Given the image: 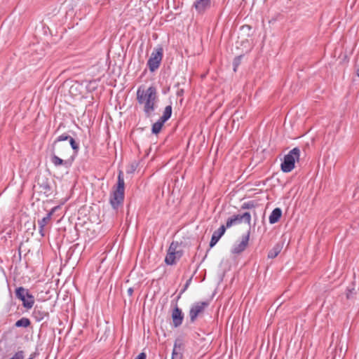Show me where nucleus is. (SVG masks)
<instances>
[{
    "label": "nucleus",
    "instance_id": "4468645a",
    "mask_svg": "<svg viewBox=\"0 0 359 359\" xmlns=\"http://www.w3.org/2000/svg\"><path fill=\"white\" fill-rule=\"evenodd\" d=\"M182 358V343L181 340L177 339L175 341L171 359Z\"/></svg>",
    "mask_w": 359,
    "mask_h": 359
},
{
    "label": "nucleus",
    "instance_id": "aec40b11",
    "mask_svg": "<svg viewBox=\"0 0 359 359\" xmlns=\"http://www.w3.org/2000/svg\"><path fill=\"white\" fill-rule=\"evenodd\" d=\"M164 123L165 122H163L161 119H159L158 121L154 123L152 126V129H151L152 133L154 134H158L161 131Z\"/></svg>",
    "mask_w": 359,
    "mask_h": 359
},
{
    "label": "nucleus",
    "instance_id": "c756f323",
    "mask_svg": "<svg viewBox=\"0 0 359 359\" xmlns=\"http://www.w3.org/2000/svg\"><path fill=\"white\" fill-rule=\"evenodd\" d=\"M356 74H357L358 76L359 77V68L357 69Z\"/></svg>",
    "mask_w": 359,
    "mask_h": 359
},
{
    "label": "nucleus",
    "instance_id": "dca6fc26",
    "mask_svg": "<svg viewBox=\"0 0 359 359\" xmlns=\"http://www.w3.org/2000/svg\"><path fill=\"white\" fill-rule=\"evenodd\" d=\"M283 246L280 243L276 244L273 248L269 252L268 258L273 259L276 257L278 254L281 252Z\"/></svg>",
    "mask_w": 359,
    "mask_h": 359
},
{
    "label": "nucleus",
    "instance_id": "4be33fe9",
    "mask_svg": "<svg viewBox=\"0 0 359 359\" xmlns=\"http://www.w3.org/2000/svg\"><path fill=\"white\" fill-rule=\"evenodd\" d=\"M69 142L70 146L72 148V149H74V151H77L79 150V144L74 140V138H72L71 137L69 140Z\"/></svg>",
    "mask_w": 359,
    "mask_h": 359
},
{
    "label": "nucleus",
    "instance_id": "0eeeda50",
    "mask_svg": "<svg viewBox=\"0 0 359 359\" xmlns=\"http://www.w3.org/2000/svg\"><path fill=\"white\" fill-rule=\"evenodd\" d=\"M15 296L22 302L23 306L27 309H30L34 304V296L22 287H19L16 289Z\"/></svg>",
    "mask_w": 359,
    "mask_h": 359
},
{
    "label": "nucleus",
    "instance_id": "9d476101",
    "mask_svg": "<svg viewBox=\"0 0 359 359\" xmlns=\"http://www.w3.org/2000/svg\"><path fill=\"white\" fill-rule=\"evenodd\" d=\"M250 231H248L245 235L242 236V240L233 245L231 252L233 254H240L247 248L250 239Z\"/></svg>",
    "mask_w": 359,
    "mask_h": 359
},
{
    "label": "nucleus",
    "instance_id": "9b49d317",
    "mask_svg": "<svg viewBox=\"0 0 359 359\" xmlns=\"http://www.w3.org/2000/svg\"><path fill=\"white\" fill-rule=\"evenodd\" d=\"M172 325L174 327H178L182 323L184 319V313L182 310L176 306L172 312Z\"/></svg>",
    "mask_w": 359,
    "mask_h": 359
},
{
    "label": "nucleus",
    "instance_id": "6ab92c4d",
    "mask_svg": "<svg viewBox=\"0 0 359 359\" xmlns=\"http://www.w3.org/2000/svg\"><path fill=\"white\" fill-rule=\"evenodd\" d=\"M30 325V320L27 318H22L17 320L15 325L17 327H27Z\"/></svg>",
    "mask_w": 359,
    "mask_h": 359
},
{
    "label": "nucleus",
    "instance_id": "423d86ee",
    "mask_svg": "<svg viewBox=\"0 0 359 359\" xmlns=\"http://www.w3.org/2000/svg\"><path fill=\"white\" fill-rule=\"evenodd\" d=\"M179 248L177 242H172L168 250L165 262L168 265H173L182 256V252Z\"/></svg>",
    "mask_w": 359,
    "mask_h": 359
},
{
    "label": "nucleus",
    "instance_id": "f8f14e48",
    "mask_svg": "<svg viewBox=\"0 0 359 359\" xmlns=\"http://www.w3.org/2000/svg\"><path fill=\"white\" fill-rule=\"evenodd\" d=\"M210 7V0H195L193 4L196 12L199 14L203 13Z\"/></svg>",
    "mask_w": 359,
    "mask_h": 359
},
{
    "label": "nucleus",
    "instance_id": "6e6552de",
    "mask_svg": "<svg viewBox=\"0 0 359 359\" xmlns=\"http://www.w3.org/2000/svg\"><path fill=\"white\" fill-rule=\"evenodd\" d=\"M209 305V302H198L194 304L189 311V317L191 323H194L196 318L201 316Z\"/></svg>",
    "mask_w": 359,
    "mask_h": 359
},
{
    "label": "nucleus",
    "instance_id": "1a4fd4ad",
    "mask_svg": "<svg viewBox=\"0 0 359 359\" xmlns=\"http://www.w3.org/2000/svg\"><path fill=\"white\" fill-rule=\"evenodd\" d=\"M243 221H244L248 224L250 225L251 224V215L250 212H245L243 215H234L231 217L229 218L226 223V229L230 228L233 225H236L241 224Z\"/></svg>",
    "mask_w": 359,
    "mask_h": 359
},
{
    "label": "nucleus",
    "instance_id": "39448f33",
    "mask_svg": "<svg viewBox=\"0 0 359 359\" xmlns=\"http://www.w3.org/2000/svg\"><path fill=\"white\" fill-rule=\"evenodd\" d=\"M163 56V49L162 47L154 48L147 62V66L150 72H155L160 66Z\"/></svg>",
    "mask_w": 359,
    "mask_h": 359
},
{
    "label": "nucleus",
    "instance_id": "7ed1b4c3",
    "mask_svg": "<svg viewBox=\"0 0 359 359\" xmlns=\"http://www.w3.org/2000/svg\"><path fill=\"white\" fill-rule=\"evenodd\" d=\"M124 179L123 172H120L118 175L117 186L110 196L109 202L114 210H117L120 205H122L124 199Z\"/></svg>",
    "mask_w": 359,
    "mask_h": 359
},
{
    "label": "nucleus",
    "instance_id": "5701e85b",
    "mask_svg": "<svg viewBox=\"0 0 359 359\" xmlns=\"http://www.w3.org/2000/svg\"><path fill=\"white\" fill-rule=\"evenodd\" d=\"M241 58H242V55H240V56H238L236 57L234 60H233V70L234 72L236 71V68L238 67V65H240L241 63Z\"/></svg>",
    "mask_w": 359,
    "mask_h": 359
},
{
    "label": "nucleus",
    "instance_id": "b1692460",
    "mask_svg": "<svg viewBox=\"0 0 359 359\" xmlns=\"http://www.w3.org/2000/svg\"><path fill=\"white\" fill-rule=\"evenodd\" d=\"M70 137H71L67 134H62L57 137L55 141L62 142L63 141L69 140Z\"/></svg>",
    "mask_w": 359,
    "mask_h": 359
},
{
    "label": "nucleus",
    "instance_id": "c85d7f7f",
    "mask_svg": "<svg viewBox=\"0 0 359 359\" xmlns=\"http://www.w3.org/2000/svg\"><path fill=\"white\" fill-rule=\"evenodd\" d=\"M133 289H132V288H129V289H128V293H129V294H130V295L133 294Z\"/></svg>",
    "mask_w": 359,
    "mask_h": 359
},
{
    "label": "nucleus",
    "instance_id": "2eb2a0df",
    "mask_svg": "<svg viewBox=\"0 0 359 359\" xmlns=\"http://www.w3.org/2000/svg\"><path fill=\"white\" fill-rule=\"evenodd\" d=\"M282 215V210L279 208H275L269 216V222L273 224L276 223Z\"/></svg>",
    "mask_w": 359,
    "mask_h": 359
},
{
    "label": "nucleus",
    "instance_id": "ddd939ff",
    "mask_svg": "<svg viewBox=\"0 0 359 359\" xmlns=\"http://www.w3.org/2000/svg\"><path fill=\"white\" fill-rule=\"evenodd\" d=\"M225 231L226 227L224 225H222L217 231H214L210 242V248L214 247L217 244L221 237L224 234Z\"/></svg>",
    "mask_w": 359,
    "mask_h": 359
},
{
    "label": "nucleus",
    "instance_id": "a878e982",
    "mask_svg": "<svg viewBox=\"0 0 359 359\" xmlns=\"http://www.w3.org/2000/svg\"><path fill=\"white\" fill-rule=\"evenodd\" d=\"M354 291H355V289H354L353 287V288H351V289L348 288V290H347V292H346V297H347V299H350V298H351V297H352V294H353V293H355V292H354Z\"/></svg>",
    "mask_w": 359,
    "mask_h": 359
},
{
    "label": "nucleus",
    "instance_id": "f257e3e1",
    "mask_svg": "<svg viewBox=\"0 0 359 359\" xmlns=\"http://www.w3.org/2000/svg\"><path fill=\"white\" fill-rule=\"evenodd\" d=\"M156 88L150 86L147 88L140 86L137 90V100L143 105L144 111L147 117H150L156 108L158 102Z\"/></svg>",
    "mask_w": 359,
    "mask_h": 359
},
{
    "label": "nucleus",
    "instance_id": "bb28decb",
    "mask_svg": "<svg viewBox=\"0 0 359 359\" xmlns=\"http://www.w3.org/2000/svg\"><path fill=\"white\" fill-rule=\"evenodd\" d=\"M147 355L145 353H140L135 359H146Z\"/></svg>",
    "mask_w": 359,
    "mask_h": 359
},
{
    "label": "nucleus",
    "instance_id": "a211bd4d",
    "mask_svg": "<svg viewBox=\"0 0 359 359\" xmlns=\"http://www.w3.org/2000/svg\"><path fill=\"white\" fill-rule=\"evenodd\" d=\"M171 114H172V106L168 105V106L165 107V108L163 111V114L162 116L160 118V119L161 121H163V122H165L170 118Z\"/></svg>",
    "mask_w": 359,
    "mask_h": 359
},
{
    "label": "nucleus",
    "instance_id": "f3484780",
    "mask_svg": "<svg viewBox=\"0 0 359 359\" xmlns=\"http://www.w3.org/2000/svg\"><path fill=\"white\" fill-rule=\"evenodd\" d=\"M56 210V208H53L50 212H49L46 217L42 218L41 219L38 221V224L39 227H44L51 219V217Z\"/></svg>",
    "mask_w": 359,
    "mask_h": 359
},
{
    "label": "nucleus",
    "instance_id": "cd10ccee",
    "mask_svg": "<svg viewBox=\"0 0 359 359\" xmlns=\"http://www.w3.org/2000/svg\"><path fill=\"white\" fill-rule=\"evenodd\" d=\"M43 229H44V227H42V228H41V227H39V233H41V235L42 236H44V233H43Z\"/></svg>",
    "mask_w": 359,
    "mask_h": 359
},
{
    "label": "nucleus",
    "instance_id": "f03ea898",
    "mask_svg": "<svg viewBox=\"0 0 359 359\" xmlns=\"http://www.w3.org/2000/svg\"><path fill=\"white\" fill-rule=\"evenodd\" d=\"M48 151L50 156V161L55 167L63 165L66 168H69L70 166L69 161L64 160L59 157V156L65 157L69 153L70 149L67 144L54 141L53 144L48 147Z\"/></svg>",
    "mask_w": 359,
    "mask_h": 359
},
{
    "label": "nucleus",
    "instance_id": "20e7f679",
    "mask_svg": "<svg viewBox=\"0 0 359 359\" xmlns=\"http://www.w3.org/2000/svg\"><path fill=\"white\" fill-rule=\"evenodd\" d=\"M300 156V149L294 147L285 156L283 161L280 165L283 172H290L294 168L295 162L299 161Z\"/></svg>",
    "mask_w": 359,
    "mask_h": 359
},
{
    "label": "nucleus",
    "instance_id": "393cba45",
    "mask_svg": "<svg viewBox=\"0 0 359 359\" xmlns=\"http://www.w3.org/2000/svg\"><path fill=\"white\" fill-rule=\"evenodd\" d=\"M24 352L22 351H19L10 359H24Z\"/></svg>",
    "mask_w": 359,
    "mask_h": 359
},
{
    "label": "nucleus",
    "instance_id": "7c9ffc66",
    "mask_svg": "<svg viewBox=\"0 0 359 359\" xmlns=\"http://www.w3.org/2000/svg\"><path fill=\"white\" fill-rule=\"evenodd\" d=\"M28 359H33V358H28Z\"/></svg>",
    "mask_w": 359,
    "mask_h": 359
},
{
    "label": "nucleus",
    "instance_id": "412c9836",
    "mask_svg": "<svg viewBox=\"0 0 359 359\" xmlns=\"http://www.w3.org/2000/svg\"><path fill=\"white\" fill-rule=\"evenodd\" d=\"M254 208H255V204L253 201L244 203L241 206L242 209H252Z\"/></svg>",
    "mask_w": 359,
    "mask_h": 359
}]
</instances>
